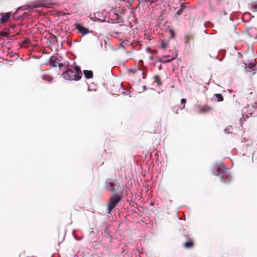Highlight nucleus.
I'll use <instances>...</instances> for the list:
<instances>
[{"mask_svg": "<svg viewBox=\"0 0 257 257\" xmlns=\"http://www.w3.org/2000/svg\"><path fill=\"white\" fill-rule=\"evenodd\" d=\"M62 75L68 80H79L81 78L82 74L80 67L75 65L71 68H67Z\"/></svg>", "mask_w": 257, "mask_h": 257, "instance_id": "f257e3e1", "label": "nucleus"}, {"mask_svg": "<svg viewBox=\"0 0 257 257\" xmlns=\"http://www.w3.org/2000/svg\"><path fill=\"white\" fill-rule=\"evenodd\" d=\"M120 198L116 195H113L109 200L107 204V208L109 212L117 205L119 201Z\"/></svg>", "mask_w": 257, "mask_h": 257, "instance_id": "f03ea898", "label": "nucleus"}, {"mask_svg": "<svg viewBox=\"0 0 257 257\" xmlns=\"http://www.w3.org/2000/svg\"><path fill=\"white\" fill-rule=\"evenodd\" d=\"M0 23L1 24H4L10 20H11L12 19H13V17L12 16L11 12H7L6 13H1L0 14Z\"/></svg>", "mask_w": 257, "mask_h": 257, "instance_id": "7ed1b4c3", "label": "nucleus"}, {"mask_svg": "<svg viewBox=\"0 0 257 257\" xmlns=\"http://www.w3.org/2000/svg\"><path fill=\"white\" fill-rule=\"evenodd\" d=\"M48 64L52 67H55L58 65L60 70H61L63 67V65L59 63L58 59L55 56H52L50 58L48 61Z\"/></svg>", "mask_w": 257, "mask_h": 257, "instance_id": "20e7f679", "label": "nucleus"}, {"mask_svg": "<svg viewBox=\"0 0 257 257\" xmlns=\"http://www.w3.org/2000/svg\"><path fill=\"white\" fill-rule=\"evenodd\" d=\"M109 18L113 23H119L121 21L119 15L114 11H111L109 13Z\"/></svg>", "mask_w": 257, "mask_h": 257, "instance_id": "39448f33", "label": "nucleus"}, {"mask_svg": "<svg viewBox=\"0 0 257 257\" xmlns=\"http://www.w3.org/2000/svg\"><path fill=\"white\" fill-rule=\"evenodd\" d=\"M75 28L79 33L83 35H86L89 33V30L88 28L84 27L80 24H77L75 25Z\"/></svg>", "mask_w": 257, "mask_h": 257, "instance_id": "423d86ee", "label": "nucleus"}, {"mask_svg": "<svg viewBox=\"0 0 257 257\" xmlns=\"http://www.w3.org/2000/svg\"><path fill=\"white\" fill-rule=\"evenodd\" d=\"M177 56V54L176 53H175L173 56H169V55L164 56L162 58V59H162V62L163 63L169 62L173 60L174 59H175L176 58Z\"/></svg>", "mask_w": 257, "mask_h": 257, "instance_id": "0eeeda50", "label": "nucleus"}, {"mask_svg": "<svg viewBox=\"0 0 257 257\" xmlns=\"http://www.w3.org/2000/svg\"><path fill=\"white\" fill-rule=\"evenodd\" d=\"M245 69L246 71L250 72L251 71H255L257 70L256 65L253 63L249 64L247 66H245Z\"/></svg>", "mask_w": 257, "mask_h": 257, "instance_id": "6e6552de", "label": "nucleus"}, {"mask_svg": "<svg viewBox=\"0 0 257 257\" xmlns=\"http://www.w3.org/2000/svg\"><path fill=\"white\" fill-rule=\"evenodd\" d=\"M83 74L87 79L92 78L93 72L91 70H83Z\"/></svg>", "mask_w": 257, "mask_h": 257, "instance_id": "1a4fd4ad", "label": "nucleus"}, {"mask_svg": "<svg viewBox=\"0 0 257 257\" xmlns=\"http://www.w3.org/2000/svg\"><path fill=\"white\" fill-rule=\"evenodd\" d=\"M194 245L193 241L192 239H190L188 241H187L184 243V247L186 248H191L193 247Z\"/></svg>", "mask_w": 257, "mask_h": 257, "instance_id": "9d476101", "label": "nucleus"}, {"mask_svg": "<svg viewBox=\"0 0 257 257\" xmlns=\"http://www.w3.org/2000/svg\"><path fill=\"white\" fill-rule=\"evenodd\" d=\"M106 184L107 188L109 189V190L112 191L114 192L115 191V189L114 188V184L112 182H106Z\"/></svg>", "mask_w": 257, "mask_h": 257, "instance_id": "9b49d317", "label": "nucleus"}, {"mask_svg": "<svg viewBox=\"0 0 257 257\" xmlns=\"http://www.w3.org/2000/svg\"><path fill=\"white\" fill-rule=\"evenodd\" d=\"M214 97L217 101H222L223 100V97L221 94L217 93L215 94Z\"/></svg>", "mask_w": 257, "mask_h": 257, "instance_id": "f8f14e48", "label": "nucleus"}, {"mask_svg": "<svg viewBox=\"0 0 257 257\" xmlns=\"http://www.w3.org/2000/svg\"><path fill=\"white\" fill-rule=\"evenodd\" d=\"M250 7L253 11L257 12V1L251 3Z\"/></svg>", "mask_w": 257, "mask_h": 257, "instance_id": "ddd939ff", "label": "nucleus"}, {"mask_svg": "<svg viewBox=\"0 0 257 257\" xmlns=\"http://www.w3.org/2000/svg\"><path fill=\"white\" fill-rule=\"evenodd\" d=\"M154 79L155 81L159 85L162 84L161 79L159 76L156 75L154 76Z\"/></svg>", "mask_w": 257, "mask_h": 257, "instance_id": "4468645a", "label": "nucleus"}, {"mask_svg": "<svg viewBox=\"0 0 257 257\" xmlns=\"http://www.w3.org/2000/svg\"><path fill=\"white\" fill-rule=\"evenodd\" d=\"M168 47V44L165 42H162L161 44V48L163 49H166Z\"/></svg>", "mask_w": 257, "mask_h": 257, "instance_id": "2eb2a0df", "label": "nucleus"}, {"mask_svg": "<svg viewBox=\"0 0 257 257\" xmlns=\"http://www.w3.org/2000/svg\"><path fill=\"white\" fill-rule=\"evenodd\" d=\"M42 78L43 80H46V81H51L53 79V78L51 77H50L49 78H46V76H43Z\"/></svg>", "mask_w": 257, "mask_h": 257, "instance_id": "dca6fc26", "label": "nucleus"}, {"mask_svg": "<svg viewBox=\"0 0 257 257\" xmlns=\"http://www.w3.org/2000/svg\"><path fill=\"white\" fill-rule=\"evenodd\" d=\"M157 0H145L146 3H149L150 4L156 2Z\"/></svg>", "mask_w": 257, "mask_h": 257, "instance_id": "f3484780", "label": "nucleus"}, {"mask_svg": "<svg viewBox=\"0 0 257 257\" xmlns=\"http://www.w3.org/2000/svg\"><path fill=\"white\" fill-rule=\"evenodd\" d=\"M170 32L171 33V37L172 38H174V36H175V34H174V33L173 31L172 30L170 29Z\"/></svg>", "mask_w": 257, "mask_h": 257, "instance_id": "a211bd4d", "label": "nucleus"}, {"mask_svg": "<svg viewBox=\"0 0 257 257\" xmlns=\"http://www.w3.org/2000/svg\"><path fill=\"white\" fill-rule=\"evenodd\" d=\"M186 102V99H185V98H182V99H181V103L182 104H185Z\"/></svg>", "mask_w": 257, "mask_h": 257, "instance_id": "6ab92c4d", "label": "nucleus"}, {"mask_svg": "<svg viewBox=\"0 0 257 257\" xmlns=\"http://www.w3.org/2000/svg\"><path fill=\"white\" fill-rule=\"evenodd\" d=\"M44 5H40V4H38V5H36L35 6V7L38 8V7H44Z\"/></svg>", "mask_w": 257, "mask_h": 257, "instance_id": "aec40b11", "label": "nucleus"}, {"mask_svg": "<svg viewBox=\"0 0 257 257\" xmlns=\"http://www.w3.org/2000/svg\"><path fill=\"white\" fill-rule=\"evenodd\" d=\"M117 88H118V89H120V85L119 84H118V85H117Z\"/></svg>", "mask_w": 257, "mask_h": 257, "instance_id": "412c9836", "label": "nucleus"}]
</instances>
